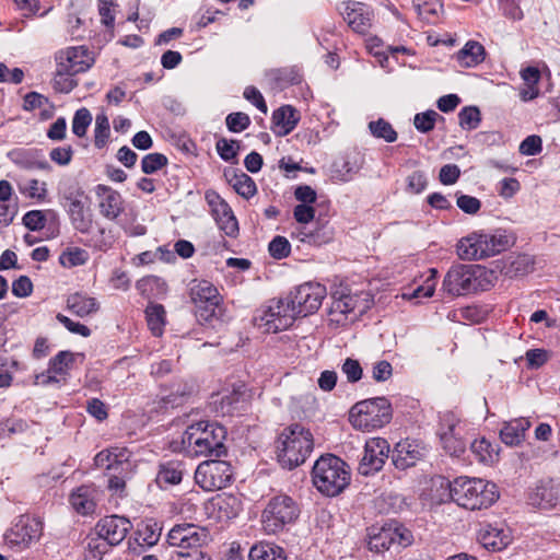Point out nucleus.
<instances>
[{"instance_id": "10", "label": "nucleus", "mask_w": 560, "mask_h": 560, "mask_svg": "<svg viewBox=\"0 0 560 560\" xmlns=\"http://www.w3.org/2000/svg\"><path fill=\"white\" fill-rule=\"evenodd\" d=\"M296 317L295 308L287 296L269 301L266 308L255 319L258 326L265 328L267 332L276 334L291 327Z\"/></svg>"}, {"instance_id": "26", "label": "nucleus", "mask_w": 560, "mask_h": 560, "mask_svg": "<svg viewBox=\"0 0 560 560\" xmlns=\"http://www.w3.org/2000/svg\"><path fill=\"white\" fill-rule=\"evenodd\" d=\"M560 498V489L553 480H541L528 494V503L540 510H553Z\"/></svg>"}, {"instance_id": "8", "label": "nucleus", "mask_w": 560, "mask_h": 560, "mask_svg": "<svg viewBox=\"0 0 560 560\" xmlns=\"http://www.w3.org/2000/svg\"><path fill=\"white\" fill-rule=\"evenodd\" d=\"M189 298L196 306V316L200 322L212 323L219 319L222 296L211 282L192 280L189 283Z\"/></svg>"}, {"instance_id": "46", "label": "nucleus", "mask_w": 560, "mask_h": 560, "mask_svg": "<svg viewBox=\"0 0 560 560\" xmlns=\"http://www.w3.org/2000/svg\"><path fill=\"white\" fill-rule=\"evenodd\" d=\"M89 259V254L80 247H69L59 256V262L66 268H72L84 265Z\"/></svg>"}, {"instance_id": "33", "label": "nucleus", "mask_w": 560, "mask_h": 560, "mask_svg": "<svg viewBox=\"0 0 560 560\" xmlns=\"http://www.w3.org/2000/svg\"><path fill=\"white\" fill-rule=\"evenodd\" d=\"M224 177L233 189L245 199L252 198L257 191L254 179L243 172L225 171Z\"/></svg>"}, {"instance_id": "51", "label": "nucleus", "mask_w": 560, "mask_h": 560, "mask_svg": "<svg viewBox=\"0 0 560 560\" xmlns=\"http://www.w3.org/2000/svg\"><path fill=\"white\" fill-rule=\"evenodd\" d=\"M91 122L92 115L90 110L84 107L78 109L72 119V132L80 138L85 136Z\"/></svg>"}, {"instance_id": "20", "label": "nucleus", "mask_w": 560, "mask_h": 560, "mask_svg": "<svg viewBox=\"0 0 560 560\" xmlns=\"http://www.w3.org/2000/svg\"><path fill=\"white\" fill-rule=\"evenodd\" d=\"M131 528L130 522L118 515H110L100 520L95 526V533L112 546L119 545Z\"/></svg>"}, {"instance_id": "57", "label": "nucleus", "mask_w": 560, "mask_h": 560, "mask_svg": "<svg viewBox=\"0 0 560 560\" xmlns=\"http://www.w3.org/2000/svg\"><path fill=\"white\" fill-rule=\"evenodd\" d=\"M58 194L69 205L78 199H84V191L73 183H60L58 186Z\"/></svg>"}, {"instance_id": "18", "label": "nucleus", "mask_w": 560, "mask_h": 560, "mask_svg": "<svg viewBox=\"0 0 560 560\" xmlns=\"http://www.w3.org/2000/svg\"><path fill=\"white\" fill-rule=\"evenodd\" d=\"M56 59L59 68L69 74L84 72L94 63L93 54L84 46L68 47L59 51Z\"/></svg>"}, {"instance_id": "62", "label": "nucleus", "mask_w": 560, "mask_h": 560, "mask_svg": "<svg viewBox=\"0 0 560 560\" xmlns=\"http://www.w3.org/2000/svg\"><path fill=\"white\" fill-rule=\"evenodd\" d=\"M428 185V179L422 171H415L407 177V190L411 194L422 192Z\"/></svg>"}, {"instance_id": "3", "label": "nucleus", "mask_w": 560, "mask_h": 560, "mask_svg": "<svg viewBox=\"0 0 560 560\" xmlns=\"http://www.w3.org/2000/svg\"><path fill=\"white\" fill-rule=\"evenodd\" d=\"M314 447L313 434L299 423L280 433L277 441V456L282 467L293 469L302 465Z\"/></svg>"}, {"instance_id": "32", "label": "nucleus", "mask_w": 560, "mask_h": 560, "mask_svg": "<svg viewBox=\"0 0 560 560\" xmlns=\"http://www.w3.org/2000/svg\"><path fill=\"white\" fill-rule=\"evenodd\" d=\"M530 421L526 418L511 420L500 430V438L506 445L514 446L522 443L525 432L529 429Z\"/></svg>"}, {"instance_id": "7", "label": "nucleus", "mask_w": 560, "mask_h": 560, "mask_svg": "<svg viewBox=\"0 0 560 560\" xmlns=\"http://www.w3.org/2000/svg\"><path fill=\"white\" fill-rule=\"evenodd\" d=\"M392 405L385 397H375L357 402L349 412V420L355 429L372 431L392 420Z\"/></svg>"}, {"instance_id": "1", "label": "nucleus", "mask_w": 560, "mask_h": 560, "mask_svg": "<svg viewBox=\"0 0 560 560\" xmlns=\"http://www.w3.org/2000/svg\"><path fill=\"white\" fill-rule=\"evenodd\" d=\"M226 429L210 421H198L187 427L182 436V451L191 457L226 454Z\"/></svg>"}, {"instance_id": "2", "label": "nucleus", "mask_w": 560, "mask_h": 560, "mask_svg": "<svg viewBox=\"0 0 560 560\" xmlns=\"http://www.w3.org/2000/svg\"><path fill=\"white\" fill-rule=\"evenodd\" d=\"M448 487L452 500L471 511L488 509L499 499L497 486L479 478L458 477Z\"/></svg>"}, {"instance_id": "16", "label": "nucleus", "mask_w": 560, "mask_h": 560, "mask_svg": "<svg viewBox=\"0 0 560 560\" xmlns=\"http://www.w3.org/2000/svg\"><path fill=\"white\" fill-rule=\"evenodd\" d=\"M389 444L385 439L373 438L365 442L363 456L359 464V472L370 476L380 471L388 457Z\"/></svg>"}, {"instance_id": "21", "label": "nucleus", "mask_w": 560, "mask_h": 560, "mask_svg": "<svg viewBox=\"0 0 560 560\" xmlns=\"http://www.w3.org/2000/svg\"><path fill=\"white\" fill-rule=\"evenodd\" d=\"M477 540L489 551H501L511 540V534L503 525L481 523L477 533Z\"/></svg>"}, {"instance_id": "17", "label": "nucleus", "mask_w": 560, "mask_h": 560, "mask_svg": "<svg viewBox=\"0 0 560 560\" xmlns=\"http://www.w3.org/2000/svg\"><path fill=\"white\" fill-rule=\"evenodd\" d=\"M340 11L353 32L364 35L372 27L374 13L370 5L358 1H347L341 4Z\"/></svg>"}, {"instance_id": "47", "label": "nucleus", "mask_w": 560, "mask_h": 560, "mask_svg": "<svg viewBox=\"0 0 560 560\" xmlns=\"http://www.w3.org/2000/svg\"><path fill=\"white\" fill-rule=\"evenodd\" d=\"M112 545L104 538L96 535L90 537L85 547L84 559L85 560H101L102 557L108 551Z\"/></svg>"}, {"instance_id": "15", "label": "nucleus", "mask_w": 560, "mask_h": 560, "mask_svg": "<svg viewBox=\"0 0 560 560\" xmlns=\"http://www.w3.org/2000/svg\"><path fill=\"white\" fill-rule=\"evenodd\" d=\"M205 199L219 229L230 237L238 234V222L229 203L214 190H207Z\"/></svg>"}, {"instance_id": "28", "label": "nucleus", "mask_w": 560, "mask_h": 560, "mask_svg": "<svg viewBox=\"0 0 560 560\" xmlns=\"http://www.w3.org/2000/svg\"><path fill=\"white\" fill-rule=\"evenodd\" d=\"M96 489L91 486H80L70 494V504L81 515H91L96 509Z\"/></svg>"}, {"instance_id": "63", "label": "nucleus", "mask_w": 560, "mask_h": 560, "mask_svg": "<svg viewBox=\"0 0 560 560\" xmlns=\"http://www.w3.org/2000/svg\"><path fill=\"white\" fill-rule=\"evenodd\" d=\"M70 220L73 228L82 235L86 232H92L94 221L92 219V215L88 211L77 213L70 217Z\"/></svg>"}, {"instance_id": "41", "label": "nucleus", "mask_w": 560, "mask_h": 560, "mask_svg": "<svg viewBox=\"0 0 560 560\" xmlns=\"http://www.w3.org/2000/svg\"><path fill=\"white\" fill-rule=\"evenodd\" d=\"M470 450L476 458L483 464H492L499 456L495 446L485 438L471 442Z\"/></svg>"}, {"instance_id": "19", "label": "nucleus", "mask_w": 560, "mask_h": 560, "mask_svg": "<svg viewBox=\"0 0 560 560\" xmlns=\"http://www.w3.org/2000/svg\"><path fill=\"white\" fill-rule=\"evenodd\" d=\"M371 304L372 300L365 292H360L359 294L341 293L339 298L334 296L330 314H340L346 317L349 314H353L354 317H358L364 314L371 307Z\"/></svg>"}, {"instance_id": "45", "label": "nucleus", "mask_w": 560, "mask_h": 560, "mask_svg": "<svg viewBox=\"0 0 560 560\" xmlns=\"http://www.w3.org/2000/svg\"><path fill=\"white\" fill-rule=\"evenodd\" d=\"M458 122L463 130L470 131L479 127L481 113L477 106H465L458 113Z\"/></svg>"}, {"instance_id": "52", "label": "nucleus", "mask_w": 560, "mask_h": 560, "mask_svg": "<svg viewBox=\"0 0 560 560\" xmlns=\"http://www.w3.org/2000/svg\"><path fill=\"white\" fill-rule=\"evenodd\" d=\"M167 164V158L162 153L147 154L141 161V170L144 174H153Z\"/></svg>"}, {"instance_id": "29", "label": "nucleus", "mask_w": 560, "mask_h": 560, "mask_svg": "<svg viewBox=\"0 0 560 560\" xmlns=\"http://www.w3.org/2000/svg\"><path fill=\"white\" fill-rule=\"evenodd\" d=\"M396 537L397 534L393 525L372 527L368 534V548L372 552H384L395 545Z\"/></svg>"}, {"instance_id": "40", "label": "nucleus", "mask_w": 560, "mask_h": 560, "mask_svg": "<svg viewBox=\"0 0 560 560\" xmlns=\"http://www.w3.org/2000/svg\"><path fill=\"white\" fill-rule=\"evenodd\" d=\"M136 535V540L140 546L152 547L161 537V527L156 522L142 523Z\"/></svg>"}, {"instance_id": "31", "label": "nucleus", "mask_w": 560, "mask_h": 560, "mask_svg": "<svg viewBox=\"0 0 560 560\" xmlns=\"http://www.w3.org/2000/svg\"><path fill=\"white\" fill-rule=\"evenodd\" d=\"M184 470V464L179 460L161 463L155 481L160 488L178 485L183 479Z\"/></svg>"}, {"instance_id": "34", "label": "nucleus", "mask_w": 560, "mask_h": 560, "mask_svg": "<svg viewBox=\"0 0 560 560\" xmlns=\"http://www.w3.org/2000/svg\"><path fill=\"white\" fill-rule=\"evenodd\" d=\"M485 47L475 40H469L456 54L457 61L464 67H475L485 60Z\"/></svg>"}, {"instance_id": "11", "label": "nucleus", "mask_w": 560, "mask_h": 560, "mask_svg": "<svg viewBox=\"0 0 560 560\" xmlns=\"http://www.w3.org/2000/svg\"><path fill=\"white\" fill-rule=\"evenodd\" d=\"M42 534L43 524L38 518L22 515L4 534V542L11 550L20 552L37 542Z\"/></svg>"}, {"instance_id": "59", "label": "nucleus", "mask_w": 560, "mask_h": 560, "mask_svg": "<svg viewBox=\"0 0 560 560\" xmlns=\"http://www.w3.org/2000/svg\"><path fill=\"white\" fill-rule=\"evenodd\" d=\"M542 150V141L539 136L532 135L526 137L520 144V152L523 155H537Z\"/></svg>"}, {"instance_id": "37", "label": "nucleus", "mask_w": 560, "mask_h": 560, "mask_svg": "<svg viewBox=\"0 0 560 560\" xmlns=\"http://www.w3.org/2000/svg\"><path fill=\"white\" fill-rule=\"evenodd\" d=\"M220 405L222 415H233L243 411L247 407V395L245 390L234 389L221 397Z\"/></svg>"}, {"instance_id": "27", "label": "nucleus", "mask_w": 560, "mask_h": 560, "mask_svg": "<svg viewBox=\"0 0 560 560\" xmlns=\"http://www.w3.org/2000/svg\"><path fill=\"white\" fill-rule=\"evenodd\" d=\"M272 131L279 137L289 135L298 125L300 116L291 105H283L272 114Z\"/></svg>"}, {"instance_id": "43", "label": "nucleus", "mask_w": 560, "mask_h": 560, "mask_svg": "<svg viewBox=\"0 0 560 560\" xmlns=\"http://www.w3.org/2000/svg\"><path fill=\"white\" fill-rule=\"evenodd\" d=\"M369 130L373 137L383 139L385 142L392 143L397 140V132L393 126L385 119L378 118L369 122Z\"/></svg>"}, {"instance_id": "64", "label": "nucleus", "mask_w": 560, "mask_h": 560, "mask_svg": "<svg viewBox=\"0 0 560 560\" xmlns=\"http://www.w3.org/2000/svg\"><path fill=\"white\" fill-rule=\"evenodd\" d=\"M72 156L73 150L70 145L54 148L49 153L50 160L60 166L70 164Z\"/></svg>"}, {"instance_id": "12", "label": "nucleus", "mask_w": 560, "mask_h": 560, "mask_svg": "<svg viewBox=\"0 0 560 560\" xmlns=\"http://www.w3.org/2000/svg\"><path fill=\"white\" fill-rule=\"evenodd\" d=\"M233 478L232 465L226 460L209 459L198 465L195 471L196 482L207 491L228 487Z\"/></svg>"}, {"instance_id": "9", "label": "nucleus", "mask_w": 560, "mask_h": 560, "mask_svg": "<svg viewBox=\"0 0 560 560\" xmlns=\"http://www.w3.org/2000/svg\"><path fill=\"white\" fill-rule=\"evenodd\" d=\"M483 272L480 266L453 265L444 277L442 291L452 298L474 293L480 288Z\"/></svg>"}, {"instance_id": "54", "label": "nucleus", "mask_w": 560, "mask_h": 560, "mask_svg": "<svg viewBox=\"0 0 560 560\" xmlns=\"http://www.w3.org/2000/svg\"><path fill=\"white\" fill-rule=\"evenodd\" d=\"M225 124L231 132H242L250 125V118L242 112L231 113L225 118Z\"/></svg>"}, {"instance_id": "36", "label": "nucleus", "mask_w": 560, "mask_h": 560, "mask_svg": "<svg viewBox=\"0 0 560 560\" xmlns=\"http://www.w3.org/2000/svg\"><path fill=\"white\" fill-rule=\"evenodd\" d=\"M248 558L249 560H287L284 550L269 542L254 545L249 550Z\"/></svg>"}, {"instance_id": "35", "label": "nucleus", "mask_w": 560, "mask_h": 560, "mask_svg": "<svg viewBox=\"0 0 560 560\" xmlns=\"http://www.w3.org/2000/svg\"><path fill=\"white\" fill-rule=\"evenodd\" d=\"M83 235H85L84 245L97 250L106 252L114 244L110 232L100 225L93 224L92 232H86Z\"/></svg>"}, {"instance_id": "49", "label": "nucleus", "mask_w": 560, "mask_h": 560, "mask_svg": "<svg viewBox=\"0 0 560 560\" xmlns=\"http://www.w3.org/2000/svg\"><path fill=\"white\" fill-rule=\"evenodd\" d=\"M438 118L443 119L435 110L430 109L423 113L416 114L413 125L416 129L422 133H428L434 129Z\"/></svg>"}, {"instance_id": "42", "label": "nucleus", "mask_w": 560, "mask_h": 560, "mask_svg": "<svg viewBox=\"0 0 560 560\" xmlns=\"http://www.w3.org/2000/svg\"><path fill=\"white\" fill-rule=\"evenodd\" d=\"M412 5L418 16L428 23L435 22L443 7L439 0H413Z\"/></svg>"}, {"instance_id": "44", "label": "nucleus", "mask_w": 560, "mask_h": 560, "mask_svg": "<svg viewBox=\"0 0 560 560\" xmlns=\"http://www.w3.org/2000/svg\"><path fill=\"white\" fill-rule=\"evenodd\" d=\"M45 182L32 178L19 185V190L22 195L36 199L37 201H45L47 198V187Z\"/></svg>"}, {"instance_id": "24", "label": "nucleus", "mask_w": 560, "mask_h": 560, "mask_svg": "<svg viewBox=\"0 0 560 560\" xmlns=\"http://www.w3.org/2000/svg\"><path fill=\"white\" fill-rule=\"evenodd\" d=\"M131 453L126 447H110L103 450L94 457L95 466L106 470L128 472L131 468Z\"/></svg>"}, {"instance_id": "14", "label": "nucleus", "mask_w": 560, "mask_h": 560, "mask_svg": "<svg viewBox=\"0 0 560 560\" xmlns=\"http://www.w3.org/2000/svg\"><path fill=\"white\" fill-rule=\"evenodd\" d=\"M327 294L325 285L317 282H305L289 295L298 317L314 314L320 307Z\"/></svg>"}, {"instance_id": "22", "label": "nucleus", "mask_w": 560, "mask_h": 560, "mask_svg": "<svg viewBox=\"0 0 560 560\" xmlns=\"http://www.w3.org/2000/svg\"><path fill=\"white\" fill-rule=\"evenodd\" d=\"M425 456V447L416 440H405L396 444L393 452V463L398 469H407Z\"/></svg>"}, {"instance_id": "25", "label": "nucleus", "mask_w": 560, "mask_h": 560, "mask_svg": "<svg viewBox=\"0 0 560 560\" xmlns=\"http://www.w3.org/2000/svg\"><path fill=\"white\" fill-rule=\"evenodd\" d=\"M72 363L73 354L70 351H60L49 360L47 371L36 375V384L48 385L66 380Z\"/></svg>"}, {"instance_id": "4", "label": "nucleus", "mask_w": 560, "mask_h": 560, "mask_svg": "<svg viewBox=\"0 0 560 560\" xmlns=\"http://www.w3.org/2000/svg\"><path fill=\"white\" fill-rule=\"evenodd\" d=\"M312 479L316 489L327 495L335 497L341 493L350 482L348 465L332 454L320 456L312 469Z\"/></svg>"}, {"instance_id": "61", "label": "nucleus", "mask_w": 560, "mask_h": 560, "mask_svg": "<svg viewBox=\"0 0 560 560\" xmlns=\"http://www.w3.org/2000/svg\"><path fill=\"white\" fill-rule=\"evenodd\" d=\"M456 205L463 212L467 214H476L480 210L481 202L478 198L463 194H456Z\"/></svg>"}, {"instance_id": "50", "label": "nucleus", "mask_w": 560, "mask_h": 560, "mask_svg": "<svg viewBox=\"0 0 560 560\" xmlns=\"http://www.w3.org/2000/svg\"><path fill=\"white\" fill-rule=\"evenodd\" d=\"M109 121L106 115L100 114L95 118L94 143L97 148H103L109 137Z\"/></svg>"}, {"instance_id": "30", "label": "nucleus", "mask_w": 560, "mask_h": 560, "mask_svg": "<svg viewBox=\"0 0 560 560\" xmlns=\"http://www.w3.org/2000/svg\"><path fill=\"white\" fill-rule=\"evenodd\" d=\"M67 310L79 317L90 316L100 310V303L93 296L75 292L67 298Z\"/></svg>"}, {"instance_id": "6", "label": "nucleus", "mask_w": 560, "mask_h": 560, "mask_svg": "<svg viewBox=\"0 0 560 560\" xmlns=\"http://www.w3.org/2000/svg\"><path fill=\"white\" fill-rule=\"evenodd\" d=\"M300 512L298 502L288 494L280 493L270 498L261 513L264 532L268 535L282 533L295 523Z\"/></svg>"}, {"instance_id": "39", "label": "nucleus", "mask_w": 560, "mask_h": 560, "mask_svg": "<svg viewBox=\"0 0 560 560\" xmlns=\"http://www.w3.org/2000/svg\"><path fill=\"white\" fill-rule=\"evenodd\" d=\"M145 317L149 329L156 337L163 334L165 325V310L161 304H149L145 308Z\"/></svg>"}, {"instance_id": "48", "label": "nucleus", "mask_w": 560, "mask_h": 560, "mask_svg": "<svg viewBox=\"0 0 560 560\" xmlns=\"http://www.w3.org/2000/svg\"><path fill=\"white\" fill-rule=\"evenodd\" d=\"M241 148V142L238 140H229L225 138H220L215 143V149L220 158L225 162H231L236 159L237 153Z\"/></svg>"}, {"instance_id": "58", "label": "nucleus", "mask_w": 560, "mask_h": 560, "mask_svg": "<svg viewBox=\"0 0 560 560\" xmlns=\"http://www.w3.org/2000/svg\"><path fill=\"white\" fill-rule=\"evenodd\" d=\"M116 7L117 4L114 2V0H98L101 22L108 28L114 27Z\"/></svg>"}, {"instance_id": "5", "label": "nucleus", "mask_w": 560, "mask_h": 560, "mask_svg": "<svg viewBox=\"0 0 560 560\" xmlns=\"http://www.w3.org/2000/svg\"><path fill=\"white\" fill-rule=\"evenodd\" d=\"M512 243V237L503 230L492 234L474 232L459 240L456 250L463 260H479L506 250Z\"/></svg>"}, {"instance_id": "23", "label": "nucleus", "mask_w": 560, "mask_h": 560, "mask_svg": "<svg viewBox=\"0 0 560 560\" xmlns=\"http://www.w3.org/2000/svg\"><path fill=\"white\" fill-rule=\"evenodd\" d=\"M95 194L98 199L100 213L107 220L115 221L125 210L120 192L109 186L97 185Z\"/></svg>"}, {"instance_id": "56", "label": "nucleus", "mask_w": 560, "mask_h": 560, "mask_svg": "<svg viewBox=\"0 0 560 560\" xmlns=\"http://www.w3.org/2000/svg\"><path fill=\"white\" fill-rule=\"evenodd\" d=\"M46 211L31 210L23 215V224L31 231H39L46 224Z\"/></svg>"}, {"instance_id": "13", "label": "nucleus", "mask_w": 560, "mask_h": 560, "mask_svg": "<svg viewBox=\"0 0 560 560\" xmlns=\"http://www.w3.org/2000/svg\"><path fill=\"white\" fill-rule=\"evenodd\" d=\"M211 540L209 530L206 527L192 523H183L173 526L166 541L172 547H177L180 551H194L201 549Z\"/></svg>"}, {"instance_id": "38", "label": "nucleus", "mask_w": 560, "mask_h": 560, "mask_svg": "<svg viewBox=\"0 0 560 560\" xmlns=\"http://www.w3.org/2000/svg\"><path fill=\"white\" fill-rule=\"evenodd\" d=\"M441 441L445 451L452 456H459L466 450V442L457 436L453 420L450 422L447 431L441 433Z\"/></svg>"}, {"instance_id": "53", "label": "nucleus", "mask_w": 560, "mask_h": 560, "mask_svg": "<svg viewBox=\"0 0 560 560\" xmlns=\"http://www.w3.org/2000/svg\"><path fill=\"white\" fill-rule=\"evenodd\" d=\"M269 254L275 259H283L290 255L291 244L284 236H276L269 243Z\"/></svg>"}, {"instance_id": "55", "label": "nucleus", "mask_w": 560, "mask_h": 560, "mask_svg": "<svg viewBox=\"0 0 560 560\" xmlns=\"http://www.w3.org/2000/svg\"><path fill=\"white\" fill-rule=\"evenodd\" d=\"M194 392V385L190 383H179L174 386L172 393L163 398L166 404L178 406L183 402L186 396H189Z\"/></svg>"}, {"instance_id": "60", "label": "nucleus", "mask_w": 560, "mask_h": 560, "mask_svg": "<svg viewBox=\"0 0 560 560\" xmlns=\"http://www.w3.org/2000/svg\"><path fill=\"white\" fill-rule=\"evenodd\" d=\"M341 371L350 383H357L362 378L363 370L358 360L351 358L346 359Z\"/></svg>"}]
</instances>
